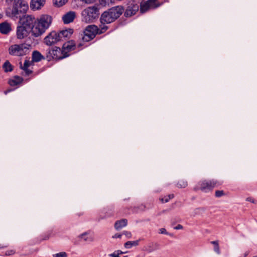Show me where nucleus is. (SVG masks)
<instances>
[{"label":"nucleus","mask_w":257,"mask_h":257,"mask_svg":"<svg viewBox=\"0 0 257 257\" xmlns=\"http://www.w3.org/2000/svg\"><path fill=\"white\" fill-rule=\"evenodd\" d=\"M68 255L65 252H61L53 255V257H67Z\"/></svg>","instance_id":"nucleus-29"},{"label":"nucleus","mask_w":257,"mask_h":257,"mask_svg":"<svg viewBox=\"0 0 257 257\" xmlns=\"http://www.w3.org/2000/svg\"><path fill=\"white\" fill-rule=\"evenodd\" d=\"M75 48V45L73 41H68L65 43L63 45L62 49L64 51V53H66L68 54V52L69 51L74 50Z\"/></svg>","instance_id":"nucleus-16"},{"label":"nucleus","mask_w":257,"mask_h":257,"mask_svg":"<svg viewBox=\"0 0 257 257\" xmlns=\"http://www.w3.org/2000/svg\"><path fill=\"white\" fill-rule=\"evenodd\" d=\"M214 250L217 253H218V254L220 253V248H219V244L214 246Z\"/></svg>","instance_id":"nucleus-35"},{"label":"nucleus","mask_w":257,"mask_h":257,"mask_svg":"<svg viewBox=\"0 0 257 257\" xmlns=\"http://www.w3.org/2000/svg\"><path fill=\"white\" fill-rule=\"evenodd\" d=\"M161 4L158 0H148L140 4V12L145 13L151 9H154L159 7Z\"/></svg>","instance_id":"nucleus-9"},{"label":"nucleus","mask_w":257,"mask_h":257,"mask_svg":"<svg viewBox=\"0 0 257 257\" xmlns=\"http://www.w3.org/2000/svg\"><path fill=\"white\" fill-rule=\"evenodd\" d=\"M123 257H128V256H123Z\"/></svg>","instance_id":"nucleus-47"},{"label":"nucleus","mask_w":257,"mask_h":257,"mask_svg":"<svg viewBox=\"0 0 257 257\" xmlns=\"http://www.w3.org/2000/svg\"><path fill=\"white\" fill-rule=\"evenodd\" d=\"M29 46L25 44L11 45L9 48V53L13 56H23L26 54Z\"/></svg>","instance_id":"nucleus-5"},{"label":"nucleus","mask_w":257,"mask_h":257,"mask_svg":"<svg viewBox=\"0 0 257 257\" xmlns=\"http://www.w3.org/2000/svg\"><path fill=\"white\" fill-rule=\"evenodd\" d=\"M187 186V182L184 180H180L177 184L178 188H185Z\"/></svg>","instance_id":"nucleus-28"},{"label":"nucleus","mask_w":257,"mask_h":257,"mask_svg":"<svg viewBox=\"0 0 257 257\" xmlns=\"http://www.w3.org/2000/svg\"><path fill=\"white\" fill-rule=\"evenodd\" d=\"M119 253V254H122L123 252L122 251H119V253Z\"/></svg>","instance_id":"nucleus-44"},{"label":"nucleus","mask_w":257,"mask_h":257,"mask_svg":"<svg viewBox=\"0 0 257 257\" xmlns=\"http://www.w3.org/2000/svg\"><path fill=\"white\" fill-rule=\"evenodd\" d=\"M124 9L121 6H116L105 11L101 16V23H111L118 19L123 13Z\"/></svg>","instance_id":"nucleus-3"},{"label":"nucleus","mask_w":257,"mask_h":257,"mask_svg":"<svg viewBox=\"0 0 257 257\" xmlns=\"http://www.w3.org/2000/svg\"><path fill=\"white\" fill-rule=\"evenodd\" d=\"M215 195L216 197H220L224 195V193L223 190H216Z\"/></svg>","instance_id":"nucleus-31"},{"label":"nucleus","mask_w":257,"mask_h":257,"mask_svg":"<svg viewBox=\"0 0 257 257\" xmlns=\"http://www.w3.org/2000/svg\"><path fill=\"white\" fill-rule=\"evenodd\" d=\"M30 32H31L30 30L21 25L17 28V37L19 39H24L28 36Z\"/></svg>","instance_id":"nucleus-12"},{"label":"nucleus","mask_w":257,"mask_h":257,"mask_svg":"<svg viewBox=\"0 0 257 257\" xmlns=\"http://www.w3.org/2000/svg\"><path fill=\"white\" fill-rule=\"evenodd\" d=\"M11 30V25L7 22L0 24V32L3 34H7Z\"/></svg>","instance_id":"nucleus-17"},{"label":"nucleus","mask_w":257,"mask_h":257,"mask_svg":"<svg viewBox=\"0 0 257 257\" xmlns=\"http://www.w3.org/2000/svg\"><path fill=\"white\" fill-rule=\"evenodd\" d=\"M7 247V246H3L0 244V249H3V248H4L5 247Z\"/></svg>","instance_id":"nucleus-43"},{"label":"nucleus","mask_w":257,"mask_h":257,"mask_svg":"<svg viewBox=\"0 0 257 257\" xmlns=\"http://www.w3.org/2000/svg\"><path fill=\"white\" fill-rule=\"evenodd\" d=\"M3 68L5 72H11L13 70V67L8 60L3 65Z\"/></svg>","instance_id":"nucleus-24"},{"label":"nucleus","mask_w":257,"mask_h":257,"mask_svg":"<svg viewBox=\"0 0 257 257\" xmlns=\"http://www.w3.org/2000/svg\"><path fill=\"white\" fill-rule=\"evenodd\" d=\"M15 250L14 249L8 250L6 251L5 255L6 256H10L14 255L15 253Z\"/></svg>","instance_id":"nucleus-32"},{"label":"nucleus","mask_w":257,"mask_h":257,"mask_svg":"<svg viewBox=\"0 0 257 257\" xmlns=\"http://www.w3.org/2000/svg\"><path fill=\"white\" fill-rule=\"evenodd\" d=\"M81 15L83 21L91 23L98 17L99 10L96 6L89 7L82 11Z\"/></svg>","instance_id":"nucleus-4"},{"label":"nucleus","mask_w":257,"mask_h":257,"mask_svg":"<svg viewBox=\"0 0 257 257\" xmlns=\"http://www.w3.org/2000/svg\"><path fill=\"white\" fill-rule=\"evenodd\" d=\"M211 244H213L214 246L218 244V241H211Z\"/></svg>","instance_id":"nucleus-41"},{"label":"nucleus","mask_w":257,"mask_h":257,"mask_svg":"<svg viewBox=\"0 0 257 257\" xmlns=\"http://www.w3.org/2000/svg\"><path fill=\"white\" fill-rule=\"evenodd\" d=\"M45 3V0H31L30 8L34 10H38L41 8Z\"/></svg>","instance_id":"nucleus-15"},{"label":"nucleus","mask_w":257,"mask_h":257,"mask_svg":"<svg viewBox=\"0 0 257 257\" xmlns=\"http://www.w3.org/2000/svg\"><path fill=\"white\" fill-rule=\"evenodd\" d=\"M217 182L214 180H204L200 184V189L204 192H208L213 190Z\"/></svg>","instance_id":"nucleus-11"},{"label":"nucleus","mask_w":257,"mask_h":257,"mask_svg":"<svg viewBox=\"0 0 257 257\" xmlns=\"http://www.w3.org/2000/svg\"><path fill=\"white\" fill-rule=\"evenodd\" d=\"M127 225V220L126 219H122L117 221L114 224V227L116 230H119Z\"/></svg>","instance_id":"nucleus-21"},{"label":"nucleus","mask_w":257,"mask_h":257,"mask_svg":"<svg viewBox=\"0 0 257 257\" xmlns=\"http://www.w3.org/2000/svg\"><path fill=\"white\" fill-rule=\"evenodd\" d=\"M11 91V90H7L6 91H5V94H7L8 93L10 92Z\"/></svg>","instance_id":"nucleus-42"},{"label":"nucleus","mask_w":257,"mask_h":257,"mask_svg":"<svg viewBox=\"0 0 257 257\" xmlns=\"http://www.w3.org/2000/svg\"><path fill=\"white\" fill-rule=\"evenodd\" d=\"M2 15L0 14V19L2 18Z\"/></svg>","instance_id":"nucleus-45"},{"label":"nucleus","mask_w":257,"mask_h":257,"mask_svg":"<svg viewBox=\"0 0 257 257\" xmlns=\"http://www.w3.org/2000/svg\"><path fill=\"white\" fill-rule=\"evenodd\" d=\"M106 23H101V24L99 25V27L98 28L97 33L98 34H102L107 30L108 27L106 25Z\"/></svg>","instance_id":"nucleus-23"},{"label":"nucleus","mask_w":257,"mask_h":257,"mask_svg":"<svg viewBox=\"0 0 257 257\" xmlns=\"http://www.w3.org/2000/svg\"><path fill=\"white\" fill-rule=\"evenodd\" d=\"M82 2L87 4H90L93 2L94 0H81Z\"/></svg>","instance_id":"nucleus-39"},{"label":"nucleus","mask_w":257,"mask_h":257,"mask_svg":"<svg viewBox=\"0 0 257 257\" xmlns=\"http://www.w3.org/2000/svg\"><path fill=\"white\" fill-rule=\"evenodd\" d=\"M174 229H176V230L182 229H183V226H182V225H181L180 224H178L176 226L174 227Z\"/></svg>","instance_id":"nucleus-37"},{"label":"nucleus","mask_w":257,"mask_h":257,"mask_svg":"<svg viewBox=\"0 0 257 257\" xmlns=\"http://www.w3.org/2000/svg\"><path fill=\"white\" fill-rule=\"evenodd\" d=\"M168 235H170V236H172V234H169H169H168Z\"/></svg>","instance_id":"nucleus-46"},{"label":"nucleus","mask_w":257,"mask_h":257,"mask_svg":"<svg viewBox=\"0 0 257 257\" xmlns=\"http://www.w3.org/2000/svg\"><path fill=\"white\" fill-rule=\"evenodd\" d=\"M48 54L47 57L49 59L61 60L69 56V54H66L64 51L61 50L59 47H55L48 50Z\"/></svg>","instance_id":"nucleus-6"},{"label":"nucleus","mask_w":257,"mask_h":257,"mask_svg":"<svg viewBox=\"0 0 257 257\" xmlns=\"http://www.w3.org/2000/svg\"><path fill=\"white\" fill-rule=\"evenodd\" d=\"M45 59L44 57L38 51H34L32 54V62H38Z\"/></svg>","instance_id":"nucleus-19"},{"label":"nucleus","mask_w":257,"mask_h":257,"mask_svg":"<svg viewBox=\"0 0 257 257\" xmlns=\"http://www.w3.org/2000/svg\"><path fill=\"white\" fill-rule=\"evenodd\" d=\"M98 27L96 25H89L83 31V35L82 38L84 42H89L92 40L97 34Z\"/></svg>","instance_id":"nucleus-7"},{"label":"nucleus","mask_w":257,"mask_h":257,"mask_svg":"<svg viewBox=\"0 0 257 257\" xmlns=\"http://www.w3.org/2000/svg\"><path fill=\"white\" fill-rule=\"evenodd\" d=\"M60 38L61 37L59 35L58 32L53 31L45 37L44 43L48 46H51L61 41Z\"/></svg>","instance_id":"nucleus-10"},{"label":"nucleus","mask_w":257,"mask_h":257,"mask_svg":"<svg viewBox=\"0 0 257 257\" xmlns=\"http://www.w3.org/2000/svg\"><path fill=\"white\" fill-rule=\"evenodd\" d=\"M33 64L32 61H30L28 60H25L23 66L21 65V68L24 71L25 75L28 76L32 73V71L28 69L29 67Z\"/></svg>","instance_id":"nucleus-18"},{"label":"nucleus","mask_w":257,"mask_h":257,"mask_svg":"<svg viewBox=\"0 0 257 257\" xmlns=\"http://www.w3.org/2000/svg\"><path fill=\"white\" fill-rule=\"evenodd\" d=\"M139 244V241H128L124 244V246L126 248L129 249L131 248L132 246H137Z\"/></svg>","instance_id":"nucleus-25"},{"label":"nucleus","mask_w":257,"mask_h":257,"mask_svg":"<svg viewBox=\"0 0 257 257\" xmlns=\"http://www.w3.org/2000/svg\"><path fill=\"white\" fill-rule=\"evenodd\" d=\"M122 235H124L128 238H130L132 236L131 233L127 231H124Z\"/></svg>","instance_id":"nucleus-33"},{"label":"nucleus","mask_w":257,"mask_h":257,"mask_svg":"<svg viewBox=\"0 0 257 257\" xmlns=\"http://www.w3.org/2000/svg\"><path fill=\"white\" fill-rule=\"evenodd\" d=\"M59 35L61 37L60 40L63 41L65 38H69L72 34V30H63L58 32Z\"/></svg>","instance_id":"nucleus-20"},{"label":"nucleus","mask_w":257,"mask_h":257,"mask_svg":"<svg viewBox=\"0 0 257 257\" xmlns=\"http://www.w3.org/2000/svg\"><path fill=\"white\" fill-rule=\"evenodd\" d=\"M87 235V233L85 232L84 233H82V234H80L79 236V238L83 239L85 241H87L90 240L89 238L86 236Z\"/></svg>","instance_id":"nucleus-30"},{"label":"nucleus","mask_w":257,"mask_h":257,"mask_svg":"<svg viewBox=\"0 0 257 257\" xmlns=\"http://www.w3.org/2000/svg\"><path fill=\"white\" fill-rule=\"evenodd\" d=\"M52 22V18L47 14L41 15L36 19L35 25L32 29V36L38 37L43 35L50 27Z\"/></svg>","instance_id":"nucleus-1"},{"label":"nucleus","mask_w":257,"mask_h":257,"mask_svg":"<svg viewBox=\"0 0 257 257\" xmlns=\"http://www.w3.org/2000/svg\"><path fill=\"white\" fill-rule=\"evenodd\" d=\"M246 201L251 202H252L253 203H254V202H254V200L253 198H251V197L247 198H246Z\"/></svg>","instance_id":"nucleus-38"},{"label":"nucleus","mask_w":257,"mask_h":257,"mask_svg":"<svg viewBox=\"0 0 257 257\" xmlns=\"http://www.w3.org/2000/svg\"><path fill=\"white\" fill-rule=\"evenodd\" d=\"M139 8V6L137 4H130L124 12L125 16L126 17H129L135 15L138 11Z\"/></svg>","instance_id":"nucleus-13"},{"label":"nucleus","mask_w":257,"mask_h":257,"mask_svg":"<svg viewBox=\"0 0 257 257\" xmlns=\"http://www.w3.org/2000/svg\"><path fill=\"white\" fill-rule=\"evenodd\" d=\"M122 236V234H115L112 236L113 238H120Z\"/></svg>","instance_id":"nucleus-36"},{"label":"nucleus","mask_w":257,"mask_h":257,"mask_svg":"<svg viewBox=\"0 0 257 257\" xmlns=\"http://www.w3.org/2000/svg\"><path fill=\"white\" fill-rule=\"evenodd\" d=\"M8 3L13 1V7L6 10L7 16L13 19L20 18L22 12H25L28 8V5L22 0H6Z\"/></svg>","instance_id":"nucleus-2"},{"label":"nucleus","mask_w":257,"mask_h":257,"mask_svg":"<svg viewBox=\"0 0 257 257\" xmlns=\"http://www.w3.org/2000/svg\"><path fill=\"white\" fill-rule=\"evenodd\" d=\"M76 13L74 11H69L65 14L62 17L64 24H69L72 22L76 17Z\"/></svg>","instance_id":"nucleus-14"},{"label":"nucleus","mask_w":257,"mask_h":257,"mask_svg":"<svg viewBox=\"0 0 257 257\" xmlns=\"http://www.w3.org/2000/svg\"><path fill=\"white\" fill-rule=\"evenodd\" d=\"M19 22L21 25L31 31L32 34V29L35 25L36 19L32 15H24L19 19Z\"/></svg>","instance_id":"nucleus-8"},{"label":"nucleus","mask_w":257,"mask_h":257,"mask_svg":"<svg viewBox=\"0 0 257 257\" xmlns=\"http://www.w3.org/2000/svg\"><path fill=\"white\" fill-rule=\"evenodd\" d=\"M159 233L160 234H169V233L166 231L165 228H161L159 229Z\"/></svg>","instance_id":"nucleus-34"},{"label":"nucleus","mask_w":257,"mask_h":257,"mask_svg":"<svg viewBox=\"0 0 257 257\" xmlns=\"http://www.w3.org/2000/svg\"><path fill=\"white\" fill-rule=\"evenodd\" d=\"M23 79L18 76H15L9 81V84L12 86H15L22 82Z\"/></svg>","instance_id":"nucleus-22"},{"label":"nucleus","mask_w":257,"mask_h":257,"mask_svg":"<svg viewBox=\"0 0 257 257\" xmlns=\"http://www.w3.org/2000/svg\"><path fill=\"white\" fill-rule=\"evenodd\" d=\"M68 0H53V4L55 6L60 7L65 5Z\"/></svg>","instance_id":"nucleus-26"},{"label":"nucleus","mask_w":257,"mask_h":257,"mask_svg":"<svg viewBox=\"0 0 257 257\" xmlns=\"http://www.w3.org/2000/svg\"><path fill=\"white\" fill-rule=\"evenodd\" d=\"M109 256L110 257H119V253L116 254H115V253H113L110 254L109 255Z\"/></svg>","instance_id":"nucleus-40"},{"label":"nucleus","mask_w":257,"mask_h":257,"mask_svg":"<svg viewBox=\"0 0 257 257\" xmlns=\"http://www.w3.org/2000/svg\"><path fill=\"white\" fill-rule=\"evenodd\" d=\"M174 198V195L173 194H169L167 196H164L163 198H160L159 199L161 201L162 203H167L168 202L170 199Z\"/></svg>","instance_id":"nucleus-27"}]
</instances>
